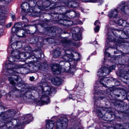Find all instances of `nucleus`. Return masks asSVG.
I'll return each instance as SVG.
<instances>
[{"mask_svg": "<svg viewBox=\"0 0 129 129\" xmlns=\"http://www.w3.org/2000/svg\"><path fill=\"white\" fill-rule=\"evenodd\" d=\"M12 67V68H8L7 70L9 73L13 75L11 77H9L8 80L10 84L13 85L15 84L14 80L17 82V84L16 87L13 88L10 93L18 98L26 95L27 94L28 95H29L31 93L30 89L26 87L25 84H23L22 79L19 76L14 75V74L20 73L19 72L20 69H19V66L18 65L13 64Z\"/></svg>", "mask_w": 129, "mask_h": 129, "instance_id": "nucleus-1", "label": "nucleus"}, {"mask_svg": "<svg viewBox=\"0 0 129 129\" xmlns=\"http://www.w3.org/2000/svg\"><path fill=\"white\" fill-rule=\"evenodd\" d=\"M94 108L97 109L96 112L98 116L106 121H112L114 118L115 116L113 113L107 112V109L105 107H98L94 104Z\"/></svg>", "mask_w": 129, "mask_h": 129, "instance_id": "nucleus-2", "label": "nucleus"}, {"mask_svg": "<svg viewBox=\"0 0 129 129\" xmlns=\"http://www.w3.org/2000/svg\"><path fill=\"white\" fill-rule=\"evenodd\" d=\"M112 32L113 34L116 37L114 38V40L116 42L115 45L117 46V48L120 47V45L123 42L122 39H127L129 38V33L128 30L125 32L122 30L116 29H113L112 30Z\"/></svg>", "mask_w": 129, "mask_h": 129, "instance_id": "nucleus-3", "label": "nucleus"}, {"mask_svg": "<svg viewBox=\"0 0 129 129\" xmlns=\"http://www.w3.org/2000/svg\"><path fill=\"white\" fill-rule=\"evenodd\" d=\"M41 66V63L38 61H34L25 64L26 68H21V70H23L24 74H26L30 71L35 72L37 71Z\"/></svg>", "mask_w": 129, "mask_h": 129, "instance_id": "nucleus-4", "label": "nucleus"}, {"mask_svg": "<svg viewBox=\"0 0 129 129\" xmlns=\"http://www.w3.org/2000/svg\"><path fill=\"white\" fill-rule=\"evenodd\" d=\"M42 85L41 87L42 91V99H43L46 97L49 99L48 97L52 92L53 88L48 86V83L46 81L42 82Z\"/></svg>", "mask_w": 129, "mask_h": 129, "instance_id": "nucleus-5", "label": "nucleus"}, {"mask_svg": "<svg viewBox=\"0 0 129 129\" xmlns=\"http://www.w3.org/2000/svg\"><path fill=\"white\" fill-rule=\"evenodd\" d=\"M115 66H111L108 69L106 67H102L100 68L98 72V75L100 77H105L107 75H109L112 70H114Z\"/></svg>", "mask_w": 129, "mask_h": 129, "instance_id": "nucleus-6", "label": "nucleus"}, {"mask_svg": "<svg viewBox=\"0 0 129 129\" xmlns=\"http://www.w3.org/2000/svg\"><path fill=\"white\" fill-rule=\"evenodd\" d=\"M56 124V129H66L68 125L67 119L66 117H61L57 119Z\"/></svg>", "mask_w": 129, "mask_h": 129, "instance_id": "nucleus-7", "label": "nucleus"}, {"mask_svg": "<svg viewBox=\"0 0 129 129\" xmlns=\"http://www.w3.org/2000/svg\"><path fill=\"white\" fill-rule=\"evenodd\" d=\"M121 3L122 4L119 8L120 9L121 11L124 14H127L126 13L128 12L129 10V2L125 3L123 2Z\"/></svg>", "mask_w": 129, "mask_h": 129, "instance_id": "nucleus-8", "label": "nucleus"}, {"mask_svg": "<svg viewBox=\"0 0 129 129\" xmlns=\"http://www.w3.org/2000/svg\"><path fill=\"white\" fill-rule=\"evenodd\" d=\"M19 54L18 50L16 49L11 51V54L12 56H10L8 58L9 61L11 62H13L17 61V58L16 56Z\"/></svg>", "mask_w": 129, "mask_h": 129, "instance_id": "nucleus-9", "label": "nucleus"}, {"mask_svg": "<svg viewBox=\"0 0 129 129\" xmlns=\"http://www.w3.org/2000/svg\"><path fill=\"white\" fill-rule=\"evenodd\" d=\"M24 50L26 51H27V52H28L30 54L31 58L33 59L34 58H40V56H38L36 55V54L38 53L37 51H31V48L30 46H28L25 47L24 49Z\"/></svg>", "mask_w": 129, "mask_h": 129, "instance_id": "nucleus-10", "label": "nucleus"}, {"mask_svg": "<svg viewBox=\"0 0 129 129\" xmlns=\"http://www.w3.org/2000/svg\"><path fill=\"white\" fill-rule=\"evenodd\" d=\"M19 51V54L16 56V58L17 59H28L31 58L30 54L28 52H26L25 53L22 52V53H19L20 52Z\"/></svg>", "mask_w": 129, "mask_h": 129, "instance_id": "nucleus-11", "label": "nucleus"}, {"mask_svg": "<svg viewBox=\"0 0 129 129\" xmlns=\"http://www.w3.org/2000/svg\"><path fill=\"white\" fill-rule=\"evenodd\" d=\"M16 35L19 37H23L25 36V31L23 29H19L16 30Z\"/></svg>", "mask_w": 129, "mask_h": 129, "instance_id": "nucleus-12", "label": "nucleus"}, {"mask_svg": "<svg viewBox=\"0 0 129 129\" xmlns=\"http://www.w3.org/2000/svg\"><path fill=\"white\" fill-rule=\"evenodd\" d=\"M51 68L54 74H58L60 73V69L58 64H53L51 66Z\"/></svg>", "mask_w": 129, "mask_h": 129, "instance_id": "nucleus-13", "label": "nucleus"}, {"mask_svg": "<svg viewBox=\"0 0 129 129\" xmlns=\"http://www.w3.org/2000/svg\"><path fill=\"white\" fill-rule=\"evenodd\" d=\"M51 82L53 84L59 85L62 83V80L58 77H55L52 80Z\"/></svg>", "mask_w": 129, "mask_h": 129, "instance_id": "nucleus-14", "label": "nucleus"}, {"mask_svg": "<svg viewBox=\"0 0 129 129\" xmlns=\"http://www.w3.org/2000/svg\"><path fill=\"white\" fill-rule=\"evenodd\" d=\"M32 117L30 114L26 115L25 118H23V119L24 120V121L22 123L23 125L26 123H28L32 120Z\"/></svg>", "mask_w": 129, "mask_h": 129, "instance_id": "nucleus-15", "label": "nucleus"}, {"mask_svg": "<svg viewBox=\"0 0 129 129\" xmlns=\"http://www.w3.org/2000/svg\"><path fill=\"white\" fill-rule=\"evenodd\" d=\"M78 29L77 27H74L72 29L73 30H74L75 33L73 32L72 33V36L73 39L75 41L78 40L79 38V37L80 36V35H78L77 34L76 32H78V31H77V30Z\"/></svg>", "mask_w": 129, "mask_h": 129, "instance_id": "nucleus-16", "label": "nucleus"}, {"mask_svg": "<svg viewBox=\"0 0 129 129\" xmlns=\"http://www.w3.org/2000/svg\"><path fill=\"white\" fill-rule=\"evenodd\" d=\"M117 23L120 26H122L125 27H129V23L126 22L125 20L122 19H120L117 22Z\"/></svg>", "mask_w": 129, "mask_h": 129, "instance_id": "nucleus-17", "label": "nucleus"}, {"mask_svg": "<svg viewBox=\"0 0 129 129\" xmlns=\"http://www.w3.org/2000/svg\"><path fill=\"white\" fill-rule=\"evenodd\" d=\"M118 12L117 10L116 9H113L108 14L109 17L111 18L116 17L117 16Z\"/></svg>", "mask_w": 129, "mask_h": 129, "instance_id": "nucleus-18", "label": "nucleus"}, {"mask_svg": "<svg viewBox=\"0 0 129 129\" xmlns=\"http://www.w3.org/2000/svg\"><path fill=\"white\" fill-rule=\"evenodd\" d=\"M46 129H52L54 126V122L53 121L46 120Z\"/></svg>", "mask_w": 129, "mask_h": 129, "instance_id": "nucleus-19", "label": "nucleus"}, {"mask_svg": "<svg viewBox=\"0 0 129 129\" xmlns=\"http://www.w3.org/2000/svg\"><path fill=\"white\" fill-rule=\"evenodd\" d=\"M46 129H52L54 126V122L53 121L46 120Z\"/></svg>", "mask_w": 129, "mask_h": 129, "instance_id": "nucleus-20", "label": "nucleus"}, {"mask_svg": "<svg viewBox=\"0 0 129 129\" xmlns=\"http://www.w3.org/2000/svg\"><path fill=\"white\" fill-rule=\"evenodd\" d=\"M64 51L66 54V55L64 56L63 58H65V60H68V59H69V58H72L73 57L72 55L70 54L71 52L69 50H65Z\"/></svg>", "mask_w": 129, "mask_h": 129, "instance_id": "nucleus-21", "label": "nucleus"}, {"mask_svg": "<svg viewBox=\"0 0 129 129\" xmlns=\"http://www.w3.org/2000/svg\"><path fill=\"white\" fill-rule=\"evenodd\" d=\"M21 26V23H17L15 24L14 26L12 29V32L15 33L16 31L18 29H20L19 28Z\"/></svg>", "mask_w": 129, "mask_h": 129, "instance_id": "nucleus-22", "label": "nucleus"}, {"mask_svg": "<svg viewBox=\"0 0 129 129\" xmlns=\"http://www.w3.org/2000/svg\"><path fill=\"white\" fill-rule=\"evenodd\" d=\"M29 5L27 2H24L22 4L21 8L24 10H28L29 8Z\"/></svg>", "mask_w": 129, "mask_h": 129, "instance_id": "nucleus-23", "label": "nucleus"}, {"mask_svg": "<svg viewBox=\"0 0 129 129\" xmlns=\"http://www.w3.org/2000/svg\"><path fill=\"white\" fill-rule=\"evenodd\" d=\"M126 126V124H124L123 126L121 124H117L115 125V129H126L125 127Z\"/></svg>", "mask_w": 129, "mask_h": 129, "instance_id": "nucleus-24", "label": "nucleus"}, {"mask_svg": "<svg viewBox=\"0 0 129 129\" xmlns=\"http://www.w3.org/2000/svg\"><path fill=\"white\" fill-rule=\"evenodd\" d=\"M60 55V52L59 50L56 49L54 50L53 53V57L55 58H57Z\"/></svg>", "mask_w": 129, "mask_h": 129, "instance_id": "nucleus-25", "label": "nucleus"}, {"mask_svg": "<svg viewBox=\"0 0 129 129\" xmlns=\"http://www.w3.org/2000/svg\"><path fill=\"white\" fill-rule=\"evenodd\" d=\"M61 42L64 46H67L70 45L71 42V41L70 40L64 39L62 40Z\"/></svg>", "mask_w": 129, "mask_h": 129, "instance_id": "nucleus-26", "label": "nucleus"}, {"mask_svg": "<svg viewBox=\"0 0 129 129\" xmlns=\"http://www.w3.org/2000/svg\"><path fill=\"white\" fill-rule=\"evenodd\" d=\"M66 14L69 13V15L72 18H74L76 16V13L74 11H70L69 10L68 11L66 12Z\"/></svg>", "mask_w": 129, "mask_h": 129, "instance_id": "nucleus-27", "label": "nucleus"}, {"mask_svg": "<svg viewBox=\"0 0 129 129\" xmlns=\"http://www.w3.org/2000/svg\"><path fill=\"white\" fill-rule=\"evenodd\" d=\"M118 89L119 90V92L121 93L122 95L124 96L126 94V91L124 89L118 88Z\"/></svg>", "mask_w": 129, "mask_h": 129, "instance_id": "nucleus-28", "label": "nucleus"}, {"mask_svg": "<svg viewBox=\"0 0 129 129\" xmlns=\"http://www.w3.org/2000/svg\"><path fill=\"white\" fill-rule=\"evenodd\" d=\"M67 61L70 62L69 63L71 67L72 66V67H75V66L76 64V61L73 60H72L71 61V60H69V59H68V60Z\"/></svg>", "mask_w": 129, "mask_h": 129, "instance_id": "nucleus-29", "label": "nucleus"}, {"mask_svg": "<svg viewBox=\"0 0 129 129\" xmlns=\"http://www.w3.org/2000/svg\"><path fill=\"white\" fill-rule=\"evenodd\" d=\"M63 2L66 5L69 7H71V2L70 1H69L68 0H63Z\"/></svg>", "mask_w": 129, "mask_h": 129, "instance_id": "nucleus-30", "label": "nucleus"}, {"mask_svg": "<svg viewBox=\"0 0 129 129\" xmlns=\"http://www.w3.org/2000/svg\"><path fill=\"white\" fill-rule=\"evenodd\" d=\"M75 71V67H70L68 70V73L71 74H74V72Z\"/></svg>", "mask_w": 129, "mask_h": 129, "instance_id": "nucleus-31", "label": "nucleus"}, {"mask_svg": "<svg viewBox=\"0 0 129 129\" xmlns=\"http://www.w3.org/2000/svg\"><path fill=\"white\" fill-rule=\"evenodd\" d=\"M14 110L12 109L9 110V111H7L6 112L7 114H8V115H9L11 114L12 115V116H13L14 114Z\"/></svg>", "mask_w": 129, "mask_h": 129, "instance_id": "nucleus-32", "label": "nucleus"}, {"mask_svg": "<svg viewBox=\"0 0 129 129\" xmlns=\"http://www.w3.org/2000/svg\"><path fill=\"white\" fill-rule=\"evenodd\" d=\"M18 43L20 44V43L18 42L17 43H14L13 44H12L11 45V47L13 49L16 48V47L17 46L16 45Z\"/></svg>", "mask_w": 129, "mask_h": 129, "instance_id": "nucleus-33", "label": "nucleus"}, {"mask_svg": "<svg viewBox=\"0 0 129 129\" xmlns=\"http://www.w3.org/2000/svg\"><path fill=\"white\" fill-rule=\"evenodd\" d=\"M106 78H102L101 79L100 82L105 87H106L107 86L106 85H105L102 82V81H103V80H104V81L106 80Z\"/></svg>", "mask_w": 129, "mask_h": 129, "instance_id": "nucleus-34", "label": "nucleus"}, {"mask_svg": "<svg viewBox=\"0 0 129 129\" xmlns=\"http://www.w3.org/2000/svg\"><path fill=\"white\" fill-rule=\"evenodd\" d=\"M83 2H91L95 3L98 1L99 0H81Z\"/></svg>", "mask_w": 129, "mask_h": 129, "instance_id": "nucleus-35", "label": "nucleus"}, {"mask_svg": "<svg viewBox=\"0 0 129 129\" xmlns=\"http://www.w3.org/2000/svg\"><path fill=\"white\" fill-rule=\"evenodd\" d=\"M31 40H34L35 41L34 42L33 41V43H37L38 41V37H35L32 38Z\"/></svg>", "mask_w": 129, "mask_h": 129, "instance_id": "nucleus-36", "label": "nucleus"}, {"mask_svg": "<svg viewBox=\"0 0 129 129\" xmlns=\"http://www.w3.org/2000/svg\"><path fill=\"white\" fill-rule=\"evenodd\" d=\"M100 27L99 25H98L94 28L95 32H98L99 30Z\"/></svg>", "mask_w": 129, "mask_h": 129, "instance_id": "nucleus-37", "label": "nucleus"}, {"mask_svg": "<svg viewBox=\"0 0 129 129\" xmlns=\"http://www.w3.org/2000/svg\"><path fill=\"white\" fill-rule=\"evenodd\" d=\"M5 91L3 90H1L0 91V98H1L3 95H4Z\"/></svg>", "mask_w": 129, "mask_h": 129, "instance_id": "nucleus-38", "label": "nucleus"}, {"mask_svg": "<svg viewBox=\"0 0 129 129\" xmlns=\"http://www.w3.org/2000/svg\"><path fill=\"white\" fill-rule=\"evenodd\" d=\"M23 20H25V22H28V20L27 19H26L25 16H23L22 18Z\"/></svg>", "mask_w": 129, "mask_h": 129, "instance_id": "nucleus-39", "label": "nucleus"}, {"mask_svg": "<svg viewBox=\"0 0 129 129\" xmlns=\"http://www.w3.org/2000/svg\"><path fill=\"white\" fill-rule=\"evenodd\" d=\"M12 24V23L11 22L8 23L6 27L7 28H9L11 27V25Z\"/></svg>", "mask_w": 129, "mask_h": 129, "instance_id": "nucleus-40", "label": "nucleus"}, {"mask_svg": "<svg viewBox=\"0 0 129 129\" xmlns=\"http://www.w3.org/2000/svg\"><path fill=\"white\" fill-rule=\"evenodd\" d=\"M37 8L38 9L40 10H42L44 8V7H43L40 6H37Z\"/></svg>", "mask_w": 129, "mask_h": 129, "instance_id": "nucleus-41", "label": "nucleus"}, {"mask_svg": "<svg viewBox=\"0 0 129 129\" xmlns=\"http://www.w3.org/2000/svg\"><path fill=\"white\" fill-rule=\"evenodd\" d=\"M3 8L1 6H0V13H3Z\"/></svg>", "mask_w": 129, "mask_h": 129, "instance_id": "nucleus-42", "label": "nucleus"}, {"mask_svg": "<svg viewBox=\"0 0 129 129\" xmlns=\"http://www.w3.org/2000/svg\"><path fill=\"white\" fill-rule=\"evenodd\" d=\"M126 84L129 86V78L127 79V81L125 82Z\"/></svg>", "mask_w": 129, "mask_h": 129, "instance_id": "nucleus-43", "label": "nucleus"}, {"mask_svg": "<svg viewBox=\"0 0 129 129\" xmlns=\"http://www.w3.org/2000/svg\"><path fill=\"white\" fill-rule=\"evenodd\" d=\"M100 24V23L98 20H96L94 23V25H96L97 24Z\"/></svg>", "mask_w": 129, "mask_h": 129, "instance_id": "nucleus-44", "label": "nucleus"}, {"mask_svg": "<svg viewBox=\"0 0 129 129\" xmlns=\"http://www.w3.org/2000/svg\"><path fill=\"white\" fill-rule=\"evenodd\" d=\"M116 85V86H118L119 85L120 83L118 81H117L115 83Z\"/></svg>", "mask_w": 129, "mask_h": 129, "instance_id": "nucleus-45", "label": "nucleus"}, {"mask_svg": "<svg viewBox=\"0 0 129 129\" xmlns=\"http://www.w3.org/2000/svg\"><path fill=\"white\" fill-rule=\"evenodd\" d=\"M116 51H114V53L115 54H117L119 53V51L117 49V48L116 49Z\"/></svg>", "mask_w": 129, "mask_h": 129, "instance_id": "nucleus-46", "label": "nucleus"}, {"mask_svg": "<svg viewBox=\"0 0 129 129\" xmlns=\"http://www.w3.org/2000/svg\"><path fill=\"white\" fill-rule=\"evenodd\" d=\"M34 79V78L33 77H30V79L31 81H33Z\"/></svg>", "mask_w": 129, "mask_h": 129, "instance_id": "nucleus-47", "label": "nucleus"}, {"mask_svg": "<svg viewBox=\"0 0 129 129\" xmlns=\"http://www.w3.org/2000/svg\"><path fill=\"white\" fill-rule=\"evenodd\" d=\"M106 98L105 97H101L99 98V100H103L104 98Z\"/></svg>", "mask_w": 129, "mask_h": 129, "instance_id": "nucleus-48", "label": "nucleus"}, {"mask_svg": "<svg viewBox=\"0 0 129 129\" xmlns=\"http://www.w3.org/2000/svg\"><path fill=\"white\" fill-rule=\"evenodd\" d=\"M2 1H4L7 2H9L10 1V0H1Z\"/></svg>", "mask_w": 129, "mask_h": 129, "instance_id": "nucleus-49", "label": "nucleus"}, {"mask_svg": "<svg viewBox=\"0 0 129 129\" xmlns=\"http://www.w3.org/2000/svg\"><path fill=\"white\" fill-rule=\"evenodd\" d=\"M46 2L47 3H48L49 4V5L48 6H46L45 7H47L49 6H50V2H47V1Z\"/></svg>", "mask_w": 129, "mask_h": 129, "instance_id": "nucleus-50", "label": "nucleus"}, {"mask_svg": "<svg viewBox=\"0 0 129 129\" xmlns=\"http://www.w3.org/2000/svg\"><path fill=\"white\" fill-rule=\"evenodd\" d=\"M2 118L4 120H5V119H7V118L5 116L4 117H3Z\"/></svg>", "mask_w": 129, "mask_h": 129, "instance_id": "nucleus-51", "label": "nucleus"}, {"mask_svg": "<svg viewBox=\"0 0 129 129\" xmlns=\"http://www.w3.org/2000/svg\"><path fill=\"white\" fill-rule=\"evenodd\" d=\"M15 17V16L14 15H13L12 16V18L13 19Z\"/></svg>", "mask_w": 129, "mask_h": 129, "instance_id": "nucleus-52", "label": "nucleus"}, {"mask_svg": "<svg viewBox=\"0 0 129 129\" xmlns=\"http://www.w3.org/2000/svg\"><path fill=\"white\" fill-rule=\"evenodd\" d=\"M116 95L118 97H119L120 96V94H116Z\"/></svg>", "mask_w": 129, "mask_h": 129, "instance_id": "nucleus-53", "label": "nucleus"}, {"mask_svg": "<svg viewBox=\"0 0 129 129\" xmlns=\"http://www.w3.org/2000/svg\"><path fill=\"white\" fill-rule=\"evenodd\" d=\"M3 107L2 106L0 105V109H2V108H3Z\"/></svg>", "mask_w": 129, "mask_h": 129, "instance_id": "nucleus-54", "label": "nucleus"}, {"mask_svg": "<svg viewBox=\"0 0 129 129\" xmlns=\"http://www.w3.org/2000/svg\"><path fill=\"white\" fill-rule=\"evenodd\" d=\"M124 103L123 102H121L120 103V104L121 105H122Z\"/></svg>", "mask_w": 129, "mask_h": 129, "instance_id": "nucleus-55", "label": "nucleus"}, {"mask_svg": "<svg viewBox=\"0 0 129 129\" xmlns=\"http://www.w3.org/2000/svg\"><path fill=\"white\" fill-rule=\"evenodd\" d=\"M11 96V95L10 94H9V95H8V96Z\"/></svg>", "mask_w": 129, "mask_h": 129, "instance_id": "nucleus-56", "label": "nucleus"}, {"mask_svg": "<svg viewBox=\"0 0 129 129\" xmlns=\"http://www.w3.org/2000/svg\"><path fill=\"white\" fill-rule=\"evenodd\" d=\"M2 116H3V115H2L0 117H2Z\"/></svg>", "mask_w": 129, "mask_h": 129, "instance_id": "nucleus-57", "label": "nucleus"}, {"mask_svg": "<svg viewBox=\"0 0 129 129\" xmlns=\"http://www.w3.org/2000/svg\"><path fill=\"white\" fill-rule=\"evenodd\" d=\"M107 81H109V79H107Z\"/></svg>", "mask_w": 129, "mask_h": 129, "instance_id": "nucleus-58", "label": "nucleus"}, {"mask_svg": "<svg viewBox=\"0 0 129 129\" xmlns=\"http://www.w3.org/2000/svg\"><path fill=\"white\" fill-rule=\"evenodd\" d=\"M123 45V44H122V45H121V46H122Z\"/></svg>", "mask_w": 129, "mask_h": 129, "instance_id": "nucleus-59", "label": "nucleus"}, {"mask_svg": "<svg viewBox=\"0 0 129 129\" xmlns=\"http://www.w3.org/2000/svg\"><path fill=\"white\" fill-rule=\"evenodd\" d=\"M42 55H43V53H42Z\"/></svg>", "mask_w": 129, "mask_h": 129, "instance_id": "nucleus-60", "label": "nucleus"}, {"mask_svg": "<svg viewBox=\"0 0 129 129\" xmlns=\"http://www.w3.org/2000/svg\"><path fill=\"white\" fill-rule=\"evenodd\" d=\"M128 97H129V95H128Z\"/></svg>", "mask_w": 129, "mask_h": 129, "instance_id": "nucleus-61", "label": "nucleus"}, {"mask_svg": "<svg viewBox=\"0 0 129 129\" xmlns=\"http://www.w3.org/2000/svg\"><path fill=\"white\" fill-rule=\"evenodd\" d=\"M50 127H49V128L50 129Z\"/></svg>", "mask_w": 129, "mask_h": 129, "instance_id": "nucleus-62", "label": "nucleus"}]
</instances>
